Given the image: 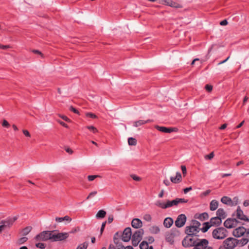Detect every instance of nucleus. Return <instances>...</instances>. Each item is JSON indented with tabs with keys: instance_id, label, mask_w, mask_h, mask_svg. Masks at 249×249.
Instances as JSON below:
<instances>
[{
	"instance_id": "obj_1",
	"label": "nucleus",
	"mask_w": 249,
	"mask_h": 249,
	"mask_svg": "<svg viewBox=\"0 0 249 249\" xmlns=\"http://www.w3.org/2000/svg\"><path fill=\"white\" fill-rule=\"evenodd\" d=\"M228 231L224 227H218L212 232V236L214 239H223L228 236Z\"/></svg>"
},
{
	"instance_id": "obj_2",
	"label": "nucleus",
	"mask_w": 249,
	"mask_h": 249,
	"mask_svg": "<svg viewBox=\"0 0 249 249\" xmlns=\"http://www.w3.org/2000/svg\"><path fill=\"white\" fill-rule=\"evenodd\" d=\"M55 231H43L35 237V240L36 241H46L49 240L52 241V233H53Z\"/></svg>"
},
{
	"instance_id": "obj_3",
	"label": "nucleus",
	"mask_w": 249,
	"mask_h": 249,
	"mask_svg": "<svg viewBox=\"0 0 249 249\" xmlns=\"http://www.w3.org/2000/svg\"><path fill=\"white\" fill-rule=\"evenodd\" d=\"M18 216H15L13 217H8L5 220H2L0 222V233L6 227H10L13 225V223L17 220Z\"/></svg>"
},
{
	"instance_id": "obj_4",
	"label": "nucleus",
	"mask_w": 249,
	"mask_h": 249,
	"mask_svg": "<svg viewBox=\"0 0 249 249\" xmlns=\"http://www.w3.org/2000/svg\"><path fill=\"white\" fill-rule=\"evenodd\" d=\"M144 233L143 230L141 229L139 230L135 231L132 236V244L134 247H136L138 245L139 242L142 238V235Z\"/></svg>"
},
{
	"instance_id": "obj_5",
	"label": "nucleus",
	"mask_w": 249,
	"mask_h": 249,
	"mask_svg": "<svg viewBox=\"0 0 249 249\" xmlns=\"http://www.w3.org/2000/svg\"><path fill=\"white\" fill-rule=\"evenodd\" d=\"M180 235V232L177 228H172L169 232L166 234V240L167 242L173 244L174 238Z\"/></svg>"
},
{
	"instance_id": "obj_6",
	"label": "nucleus",
	"mask_w": 249,
	"mask_h": 249,
	"mask_svg": "<svg viewBox=\"0 0 249 249\" xmlns=\"http://www.w3.org/2000/svg\"><path fill=\"white\" fill-rule=\"evenodd\" d=\"M155 205L163 209H165L174 206H178L176 198L171 201L167 200L166 203L162 202L160 200H158L156 202Z\"/></svg>"
},
{
	"instance_id": "obj_7",
	"label": "nucleus",
	"mask_w": 249,
	"mask_h": 249,
	"mask_svg": "<svg viewBox=\"0 0 249 249\" xmlns=\"http://www.w3.org/2000/svg\"><path fill=\"white\" fill-rule=\"evenodd\" d=\"M114 244H110L108 249H134L131 246L124 247L122 243L119 241L118 239L114 237Z\"/></svg>"
},
{
	"instance_id": "obj_8",
	"label": "nucleus",
	"mask_w": 249,
	"mask_h": 249,
	"mask_svg": "<svg viewBox=\"0 0 249 249\" xmlns=\"http://www.w3.org/2000/svg\"><path fill=\"white\" fill-rule=\"evenodd\" d=\"M68 232H60L57 234L52 233V241H61L66 239L69 237Z\"/></svg>"
},
{
	"instance_id": "obj_9",
	"label": "nucleus",
	"mask_w": 249,
	"mask_h": 249,
	"mask_svg": "<svg viewBox=\"0 0 249 249\" xmlns=\"http://www.w3.org/2000/svg\"><path fill=\"white\" fill-rule=\"evenodd\" d=\"M193 236L187 235L182 241V246L185 248L194 246L196 241L193 238Z\"/></svg>"
},
{
	"instance_id": "obj_10",
	"label": "nucleus",
	"mask_w": 249,
	"mask_h": 249,
	"mask_svg": "<svg viewBox=\"0 0 249 249\" xmlns=\"http://www.w3.org/2000/svg\"><path fill=\"white\" fill-rule=\"evenodd\" d=\"M223 244H225L229 249H233L237 246L236 241V238L233 237H229L223 241Z\"/></svg>"
},
{
	"instance_id": "obj_11",
	"label": "nucleus",
	"mask_w": 249,
	"mask_h": 249,
	"mask_svg": "<svg viewBox=\"0 0 249 249\" xmlns=\"http://www.w3.org/2000/svg\"><path fill=\"white\" fill-rule=\"evenodd\" d=\"M187 220V217L184 214H179L175 222V226L178 228L182 227L185 224Z\"/></svg>"
},
{
	"instance_id": "obj_12",
	"label": "nucleus",
	"mask_w": 249,
	"mask_h": 249,
	"mask_svg": "<svg viewBox=\"0 0 249 249\" xmlns=\"http://www.w3.org/2000/svg\"><path fill=\"white\" fill-rule=\"evenodd\" d=\"M239 221L235 218H229L224 222V226L228 229H231L237 226Z\"/></svg>"
},
{
	"instance_id": "obj_13",
	"label": "nucleus",
	"mask_w": 249,
	"mask_h": 249,
	"mask_svg": "<svg viewBox=\"0 0 249 249\" xmlns=\"http://www.w3.org/2000/svg\"><path fill=\"white\" fill-rule=\"evenodd\" d=\"M209 241L206 239L199 240L198 242L196 241L193 249H205L208 247Z\"/></svg>"
},
{
	"instance_id": "obj_14",
	"label": "nucleus",
	"mask_w": 249,
	"mask_h": 249,
	"mask_svg": "<svg viewBox=\"0 0 249 249\" xmlns=\"http://www.w3.org/2000/svg\"><path fill=\"white\" fill-rule=\"evenodd\" d=\"M247 231L248 229L244 227L240 226L233 231L232 234L235 237H240L243 236L245 233L246 234Z\"/></svg>"
},
{
	"instance_id": "obj_15",
	"label": "nucleus",
	"mask_w": 249,
	"mask_h": 249,
	"mask_svg": "<svg viewBox=\"0 0 249 249\" xmlns=\"http://www.w3.org/2000/svg\"><path fill=\"white\" fill-rule=\"evenodd\" d=\"M132 235L131 228H126L123 231L122 235V240L125 242L129 241Z\"/></svg>"
},
{
	"instance_id": "obj_16",
	"label": "nucleus",
	"mask_w": 249,
	"mask_h": 249,
	"mask_svg": "<svg viewBox=\"0 0 249 249\" xmlns=\"http://www.w3.org/2000/svg\"><path fill=\"white\" fill-rule=\"evenodd\" d=\"M200 229H197L192 225L187 226L185 229V233L192 236H198L197 234L199 232Z\"/></svg>"
},
{
	"instance_id": "obj_17",
	"label": "nucleus",
	"mask_w": 249,
	"mask_h": 249,
	"mask_svg": "<svg viewBox=\"0 0 249 249\" xmlns=\"http://www.w3.org/2000/svg\"><path fill=\"white\" fill-rule=\"evenodd\" d=\"M155 128L160 132L166 133H170L173 132H177L178 130V128L176 127H166L164 126H160L159 125H156Z\"/></svg>"
},
{
	"instance_id": "obj_18",
	"label": "nucleus",
	"mask_w": 249,
	"mask_h": 249,
	"mask_svg": "<svg viewBox=\"0 0 249 249\" xmlns=\"http://www.w3.org/2000/svg\"><path fill=\"white\" fill-rule=\"evenodd\" d=\"M236 241L237 246H239V247H243L247 245L249 242V228L248 229L246 234V237H243L241 239H236Z\"/></svg>"
},
{
	"instance_id": "obj_19",
	"label": "nucleus",
	"mask_w": 249,
	"mask_h": 249,
	"mask_svg": "<svg viewBox=\"0 0 249 249\" xmlns=\"http://www.w3.org/2000/svg\"><path fill=\"white\" fill-rule=\"evenodd\" d=\"M236 216L239 219L249 222V218L244 214L243 211L241 209L240 206H238L236 210Z\"/></svg>"
},
{
	"instance_id": "obj_20",
	"label": "nucleus",
	"mask_w": 249,
	"mask_h": 249,
	"mask_svg": "<svg viewBox=\"0 0 249 249\" xmlns=\"http://www.w3.org/2000/svg\"><path fill=\"white\" fill-rule=\"evenodd\" d=\"M153 122L152 120L147 119L146 120H138L133 122V126L137 127L139 126L145 124L147 123H151Z\"/></svg>"
},
{
	"instance_id": "obj_21",
	"label": "nucleus",
	"mask_w": 249,
	"mask_h": 249,
	"mask_svg": "<svg viewBox=\"0 0 249 249\" xmlns=\"http://www.w3.org/2000/svg\"><path fill=\"white\" fill-rule=\"evenodd\" d=\"M209 223L212 225V226H218L221 225L222 223V220L220 217L216 216L211 218Z\"/></svg>"
},
{
	"instance_id": "obj_22",
	"label": "nucleus",
	"mask_w": 249,
	"mask_h": 249,
	"mask_svg": "<svg viewBox=\"0 0 249 249\" xmlns=\"http://www.w3.org/2000/svg\"><path fill=\"white\" fill-rule=\"evenodd\" d=\"M131 225L133 228L138 229L142 227V223L140 219L134 218L131 222Z\"/></svg>"
},
{
	"instance_id": "obj_23",
	"label": "nucleus",
	"mask_w": 249,
	"mask_h": 249,
	"mask_svg": "<svg viewBox=\"0 0 249 249\" xmlns=\"http://www.w3.org/2000/svg\"><path fill=\"white\" fill-rule=\"evenodd\" d=\"M174 220L172 218L168 217L164 219L163 221V225L165 228H169L173 224Z\"/></svg>"
},
{
	"instance_id": "obj_24",
	"label": "nucleus",
	"mask_w": 249,
	"mask_h": 249,
	"mask_svg": "<svg viewBox=\"0 0 249 249\" xmlns=\"http://www.w3.org/2000/svg\"><path fill=\"white\" fill-rule=\"evenodd\" d=\"M216 215L217 216L220 217L221 220L222 219H225L227 217V214L222 208H219L217 210Z\"/></svg>"
},
{
	"instance_id": "obj_25",
	"label": "nucleus",
	"mask_w": 249,
	"mask_h": 249,
	"mask_svg": "<svg viewBox=\"0 0 249 249\" xmlns=\"http://www.w3.org/2000/svg\"><path fill=\"white\" fill-rule=\"evenodd\" d=\"M218 206V202L215 199L211 201L210 203V209L212 211L216 210Z\"/></svg>"
},
{
	"instance_id": "obj_26",
	"label": "nucleus",
	"mask_w": 249,
	"mask_h": 249,
	"mask_svg": "<svg viewBox=\"0 0 249 249\" xmlns=\"http://www.w3.org/2000/svg\"><path fill=\"white\" fill-rule=\"evenodd\" d=\"M221 202L224 204L231 206V199L227 196H224L221 198Z\"/></svg>"
},
{
	"instance_id": "obj_27",
	"label": "nucleus",
	"mask_w": 249,
	"mask_h": 249,
	"mask_svg": "<svg viewBox=\"0 0 249 249\" xmlns=\"http://www.w3.org/2000/svg\"><path fill=\"white\" fill-rule=\"evenodd\" d=\"M203 227L200 229V231H201L202 232L205 233L207 232L208 230L212 227V225L210 224L209 222H205L203 224Z\"/></svg>"
},
{
	"instance_id": "obj_28",
	"label": "nucleus",
	"mask_w": 249,
	"mask_h": 249,
	"mask_svg": "<svg viewBox=\"0 0 249 249\" xmlns=\"http://www.w3.org/2000/svg\"><path fill=\"white\" fill-rule=\"evenodd\" d=\"M196 218H198L201 221H203L208 219L209 214L207 213L204 212L202 213L199 214L198 216H197L196 214Z\"/></svg>"
},
{
	"instance_id": "obj_29",
	"label": "nucleus",
	"mask_w": 249,
	"mask_h": 249,
	"mask_svg": "<svg viewBox=\"0 0 249 249\" xmlns=\"http://www.w3.org/2000/svg\"><path fill=\"white\" fill-rule=\"evenodd\" d=\"M65 220L67 221L68 222H70L71 221V218L68 215H66L64 217H55V221L58 222H62Z\"/></svg>"
},
{
	"instance_id": "obj_30",
	"label": "nucleus",
	"mask_w": 249,
	"mask_h": 249,
	"mask_svg": "<svg viewBox=\"0 0 249 249\" xmlns=\"http://www.w3.org/2000/svg\"><path fill=\"white\" fill-rule=\"evenodd\" d=\"M149 231L152 234H158L160 232V229L158 226H153L150 229Z\"/></svg>"
},
{
	"instance_id": "obj_31",
	"label": "nucleus",
	"mask_w": 249,
	"mask_h": 249,
	"mask_svg": "<svg viewBox=\"0 0 249 249\" xmlns=\"http://www.w3.org/2000/svg\"><path fill=\"white\" fill-rule=\"evenodd\" d=\"M106 212L103 210H99L96 215L97 218H103L105 217Z\"/></svg>"
},
{
	"instance_id": "obj_32",
	"label": "nucleus",
	"mask_w": 249,
	"mask_h": 249,
	"mask_svg": "<svg viewBox=\"0 0 249 249\" xmlns=\"http://www.w3.org/2000/svg\"><path fill=\"white\" fill-rule=\"evenodd\" d=\"M128 143L129 145L135 146L137 144V140L132 137L128 139Z\"/></svg>"
},
{
	"instance_id": "obj_33",
	"label": "nucleus",
	"mask_w": 249,
	"mask_h": 249,
	"mask_svg": "<svg viewBox=\"0 0 249 249\" xmlns=\"http://www.w3.org/2000/svg\"><path fill=\"white\" fill-rule=\"evenodd\" d=\"M140 249H148L149 247L148 243L146 241H143L140 244Z\"/></svg>"
},
{
	"instance_id": "obj_34",
	"label": "nucleus",
	"mask_w": 249,
	"mask_h": 249,
	"mask_svg": "<svg viewBox=\"0 0 249 249\" xmlns=\"http://www.w3.org/2000/svg\"><path fill=\"white\" fill-rule=\"evenodd\" d=\"M28 240V238L26 237H22L18 239L17 244L18 245L23 244Z\"/></svg>"
},
{
	"instance_id": "obj_35",
	"label": "nucleus",
	"mask_w": 249,
	"mask_h": 249,
	"mask_svg": "<svg viewBox=\"0 0 249 249\" xmlns=\"http://www.w3.org/2000/svg\"><path fill=\"white\" fill-rule=\"evenodd\" d=\"M169 6L171 7H175V8H181V6L179 4L177 3L175 1H173L172 0L170 1V3H169Z\"/></svg>"
},
{
	"instance_id": "obj_36",
	"label": "nucleus",
	"mask_w": 249,
	"mask_h": 249,
	"mask_svg": "<svg viewBox=\"0 0 249 249\" xmlns=\"http://www.w3.org/2000/svg\"><path fill=\"white\" fill-rule=\"evenodd\" d=\"M191 224L192 226L196 228L197 229H200L199 227L201 225V224L199 221L196 220H192Z\"/></svg>"
},
{
	"instance_id": "obj_37",
	"label": "nucleus",
	"mask_w": 249,
	"mask_h": 249,
	"mask_svg": "<svg viewBox=\"0 0 249 249\" xmlns=\"http://www.w3.org/2000/svg\"><path fill=\"white\" fill-rule=\"evenodd\" d=\"M88 246V243L87 242H84L82 244L79 245L76 248V249H87Z\"/></svg>"
},
{
	"instance_id": "obj_38",
	"label": "nucleus",
	"mask_w": 249,
	"mask_h": 249,
	"mask_svg": "<svg viewBox=\"0 0 249 249\" xmlns=\"http://www.w3.org/2000/svg\"><path fill=\"white\" fill-rule=\"evenodd\" d=\"M36 247L40 249H44L46 247V245L43 243H37L36 244Z\"/></svg>"
},
{
	"instance_id": "obj_39",
	"label": "nucleus",
	"mask_w": 249,
	"mask_h": 249,
	"mask_svg": "<svg viewBox=\"0 0 249 249\" xmlns=\"http://www.w3.org/2000/svg\"><path fill=\"white\" fill-rule=\"evenodd\" d=\"M86 128L91 131L93 133H96L98 132V130L93 126H87Z\"/></svg>"
},
{
	"instance_id": "obj_40",
	"label": "nucleus",
	"mask_w": 249,
	"mask_h": 249,
	"mask_svg": "<svg viewBox=\"0 0 249 249\" xmlns=\"http://www.w3.org/2000/svg\"><path fill=\"white\" fill-rule=\"evenodd\" d=\"M238 203V198L237 196H235L231 199V206H236Z\"/></svg>"
},
{
	"instance_id": "obj_41",
	"label": "nucleus",
	"mask_w": 249,
	"mask_h": 249,
	"mask_svg": "<svg viewBox=\"0 0 249 249\" xmlns=\"http://www.w3.org/2000/svg\"><path fill=\"white\" fill-rule=\"evenodd\" d=\"M32 227L30 226L27 227L23 229V234L24 235H27L32 230Z\"/></svg>"
},
{
	"instance_id": "obj_42",
	"label": "nucleus",
	"mask_w": 249,
	"mask_h": 249,
	"mask_svg": "<svg viewBox=\"0 0 249 249\" xmlns=\"http://www.w3.org/2000/svg\"><path fill=\"white\" fill-rule=\"evenodd\" d=\"M176 200L177 201L178 205L179 203H187L188 201V200H187V199H185L184 198H177Z\"/></svg>"
},
{
	"instance_id": "obj_43",
	"label": "nucleus",
	"mask_w": 249,
	"mask_h": 249,
	"mask_svg": "<svg viewBox=\"0 0 249 249\" xmlns=\"http://www.w3.org/2000/svg\"><path fill=\"white\" fill-rule=\"evenodd\" d=\"M214 156V152H212L209 155H205L204 158H205V160H212Z\"/></svg>"
},
{
	"instance_id": "obj_44",
	"label": "nucleus",
	"mask_w": 249,
	"mask_h": 249,
	"mask_svg": "<svg viewBox=\"0 0 249 249\" xmlns=\"http://www.w3.org/2000/svg\"><path fill=\"white\" fill-rule=\"evenodd\" d=\"M143 218L144 220L148 221V222H150L152 220L151 216L149 214H144L143 217Z\"/></svg>"
},
{
	"instance_id": "obj_45",
	"label": "nucleus",
	"mask_w": 249,
	"mask_h": 249,
	"mask_svg": "<svg viewBox=\"0 0 249 249\" xmlns=\"http://www.w3.org/2000/svg\"><path fill=\"white\" fill-rule=\"evenodd\" d=\"M130 177L133 180L135 181H139L141 180V178L135 174H131Z\"/></svg>"
},
{
	"instance_id": "obj_46",
	"label": "nucleus",
	"mask_w": 249,
	"mask_h": 249,
	"mask_svg": "<svg viewBox=\"0 0 249 249\" xmlns=\"http://www.w3.org/2000/svg\"><path fill=\"white\" fill-rule=\"evenodd\" d=\"M97 194V191H93V192H91L90 193H89V196L87 197L86 200H88L89 198L94 196Z\"/></svg>"
},
{
	"instance_id": "obj_47",
	"label": "nucleus",
	"mask_w": 249,
	"mask_h": 249,
	"mask_svg": "<svg viewBox=\"0 0 249 249\" xmlns=\"http://www.w3.org/2000/svg\"><path fill=\"white\" fill-rule=\"evenodd\" d=\"M86 116L88 117H89L92 119L97 118V116L95 114L90 112L86 113Z\"/></svg>"
},
{
	"instance_id": "obj_48",
	"label": "nucleus",
	"mask_w": 249,
	"mask_h": 249,
	"mask_svg": "<svg viewBox=\"0 0 249 249\" xmlns=\"http://www.w3.org/2000/svg\"><path fill=\"white\" fill-rule=\"evenodd\" d=\"M69 110L71 111H72L73 112H74L75 114H79V111L77 109H76L75 108L73 107L72 106L70 107Z\"/></svg>"
},
{
	"instance_id": "obj_49",
	"label": "nucleus",
	"mask_w": 249,
	"mask_h": 249,
	"mask_svg": "<svg viewBox=\"0 0 249 249\" xmlns=\"http://www.w3.org/2000/svg\"><path fill=\"white\" fill-rule=\"evenodd\" d=\"M106 223H107V221H105V222H103L102 224L101 228L100 229V235H101L102 234V233L105 229V227L106 226Z\"/></svg>"
},
{
	"instance_id": "obj_50",
	"label": "nucleus",
	"mask_w": 249,
	"mask_h": 249,
	"mask_svg": "<svg viewBox=\"0 0 249 249\" xmlns=\"http://www.w3.org/2000/svg\"><path fill=\"white\" fill-rule=\"evenodd\" d=\"M170 180L172 182H173L174 183H178L179 182V181L178 180L177 178H176V177H171L170 178Z\"/></svg>"
},
{
	"instance_id": "obj_51",
	"label": "nucleus",
	"mask_w": 249,
	"mask_h": 249,
	"mask_svg": "<svg viewBox=\"0 0 249 249\" xmlns=\"http://www.w3.org/2000/svg\"><path fill=\"white\" fill-rule=\"evenodd\" d=\"M2 125L3 127H5L8 128L10 126V124H9V123L6 120H4L3 121V122H2Z\"/></svg>"
},
{
	"instance_id": "obj_52",
	"label": "nucleus",
	"mask_w": 249,
	"mask_h": 249,
	"mask_svg": "<svg viewBox=\"0 0 249 249\" xmlns=\"http://www.w3.org/2000/svg\"><path fill=\"white\" fill-rule=\"evenodd\" d=\"M98 177V176L97 175H89L88 177V180L89 181H92L95 178H97Z\"/></svg>"
},
{
	"instance_id": "obj_53",
	"label": "nucleus",
	"mask_w": 249,
	"mask_h": 249,
	"mask_svg": "<svg viewBox=\"0 0 249 249\" xmlns=\"http://www.w3.org/2000/svg\"><path fill=\"white\" fill-rule=\"evenodd\" d=\"M32 52L35 54H37L40 55L41 57H43V54L40 51H39L37 50H33L32 51Z\"/></svg>"
},
{
	"instance_id": "obj_54",
	"label": "nucleus",
	"mask_w": 249,
	"mask_h": 249,
	"mask_svg": "<svg viewBox=\"0 0 249 249\" xmlns=\"http://www.w3.org/2000/svg\"><path fill=\"white\" fill-rule=\"evenodd\" d=\"M205 88L206 90H207L208 92H210L213 89V86L210 85H206L205 87Z\"/></svg>"
},
{
	"instance_id": "obj_55",
	"label": "nucleus",
	"mask_w": 249,
	"mask_h": 249,
	"mask_svg": "<svg viewBox=\"0 0 249 249\" xmlns=\"http://www.w3.org/2000/svg\"><path fill=\"white\" fill-rule=\"evenodd\" d=\"M181 170H182V174L183 175V176H185L186 174V166L185 165H181Z\"/></svg>"
},
{
	"instance_id": "obj_56",
	"label": "nucleus",
	"mask_w": 249,
	"mask_h": 249,
	"mask_svg": "<svg viewBox=\"0 0 249 249\" xmlns=\"http://www.w3.org/2000/svg\"><path fill=\"white\" fill-rule=\"evenodd\" d=\"M176 178L178 179V180L179 181V182L181 181V175L180 173L178 172L176 173Z\"/></svg>"
},
{
	"instance_id": "obj_57",
	"label": "nucleus",
	"mask_w": 249,
	"mask_h": 249,
	"mask_svg": "<svg viewBox=\"0 0 249 249\" xmlns=\"http://www.w3.org/2000/svg\"><path fill=\"white\" fill-rule=\"evenodd\" d=\"M170 0H161V3L163 5L169 6V3H170Z\"/></svg>"
},
{
	"instance_id": "obj_58",
	"label": "nucleus",
	"mask_w": 249,
	"mask_h": 249,
	"mask_svg": "<svg viewBox=\"0 0 249 249\" xmlns=\"http://www.w3.org/2000/svg\"><path fill=\"white\" fill-rule=\"evenodd\" d=\"M22 132H23V133L24 134V135L26 136V137H31V135L30 134V133L29 132V131L27 130H22Z\"/></svg>"
},
{
	"instance_id": "obj_59",
	"label": "nucleus",
	"mask_w": 249,
	"mask_h": 249,
	"mask_svg": "<svg viewBox=\"0 0 249 249\" xmlns=\"http://www.w3.org/2000/svg\"><path fill=\"white\" fill-rule=\"evenodd\" d=\"M57 122L63 126H64L66 128H69L68 125L66 123H65L64 122L60 121V120H58Z\"/></svg>"
},
{
	"instance_id": "obj_60",
	"label": "nucleus",
	"mask_w": 249,
	"mask_h": 249,
	"mask_svg": "<svg viewBox=\"0 0 249 249\" xmlns=\"http://www.w3.org/2000/svg\"><path fill=\"white\" fill-rule=\"evenodd\" d=\"M60 117L62 119H63L64 120H65V121H66L67 122H71L70 119L69 118H68L66 116H65V115H60Z\"/></svg>"
},
{
	"instance_id": "obj_61",
	"label": "nucleus",
	"mask_w": 249,
	"mask_h": 249,
	"mask_svg": "<svg viewBox=\"0 0 249 249\" xmlns=\"http://www.w3.org/2000/svg\"><path fill=\"white\" fill-rule=\"evenodd\" d=\"M147 239L149 244L153 243L155 241L154 238L152 236H149Z\"/></svg>"
},
{
	"instance_id": "obj_62",
	"label": "nucleus",
	"mask_w": 249,
	"mask_h": 249,
	"mask_svg": "<svg viewBox=\"0 0 249 249\" xmlns=\"http://www.w3.org/2000/svg\"><path fill=\"white\" fill-rule=\"evenodd\" d=\"M192 190V187H187L183 189V192L184 194L187 193L189 191Z\"/></svg>"
},
{
	"instance_id": "obj_63",
	"label": "nucleus",
	"mask_w": 249,
	"mask_h": 249,
	"mask_svg": "<svg viewBox=\"0 0 249 249\" xmlns=\"http://www.w3.org/2000/svg\"><path fill=\"white\" fill-rule=\"evenodd\" d=\"M113 220V216L112 215H109L108 217L107 222L111 223Z\"/></svg>"
},
{
	"instance_id": "obj_64",
	"label": "nucleus",
	"mask_w": 249,
	"mask_h": 249,
	"mask_svg": "<svg viewBox=\"0 0 249 249\" xmlns=\"http://www.w3.org/2000/svg\"><path fill=\"white\" fill-rule=\"evenodd\" d=\"M243 205L245 207H248L249 206V200H245L243 202Z\"/></svg>"
}]
</instances>
